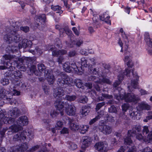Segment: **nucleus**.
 I'll return each mask as SVG.
<instances>
[{"instance_id": "f257e3e1", "label": "nucleus", "mask_w": 152, "mask_h": 152, "mask_svg": "<svg viewBox=\"0 0 152 152\" xmlns=\"http://www.w3.org/2000/svg\"><path fill=\"white\" fill-rule=\"evenodd\" d=\"M10 24V27H6L5 31L6 34L4 35V39L8 43H11L12 42H18L22 39V37L18 33L20 24L18 22L12 21Z\"/></svg>"}, {"instance_id": "f03ea898", "label": "nucleus", "mask_w": 152, "mask_h": 152, "mask_svg": "<svg viewBox=\"0 0 152 152\" xmlns=\"http://www.w3.org/2000/svg\"><path fill=\"white\" fill-rule=\"evenodd\" d=\"M124 61L126 62V64L128 66V68L125 69V70L123 72H121L124 75L128 76H129V74L132 70V73L134 77L135 78V80H132L131 83V86H128V88L129 91L130 92H132L133 90L130 89L131 87L134 88H137L138 86V80L139 79V77L137 75V74L135 72V74L133 72V69H130V68H132L134 64L133 61L131 60V57L128 56H126L125 58Z\"/></svg>"}, {"instance_id": "7ed1b4c3", "label": "nucleus", "mask_w": 152, "mask_h": 152, "mask_svg": "<svg viewBox=\"0 0 152 152\" xmlns=\"http://www.w3.org/2000/svg\"><path fill=\"white\" fill-rule=\"evenodd\" d=\"M64 89L61 87L56 88L53 91V96L57 99L54 102V105L57 110L60 111L61 115H64L63 112L61 110L64 108L65 103L61 100L62 96L64 95Z\"/></svg>"}, {"instance_id": "20e7f679", "label": "nucleus", "mask_w": 152, "mask_h": 152, "mask_svg": "<svg viewBox=\"0 0 152 152\" xmlns=\"http://www.w3.org/2000/svg\"><path fill=\"white\" fill-rule=\"evenodd\" d=\"M20 113V110L17 108L15 107L9 111L8 113L9 117H5V114L0 109V120H1L6 124H12L15 121V118L18 117Z\"/></svg>"}, {"instance_id": "39448f33", "label": "nucleus", "mask_w": 152, "mask_h": 152, "mask_svg": "<svg viewBox=\"0 0 152 152\" xmlns=\"http://www.w3.org/2000/svg\"><path fill=\"white\" fill-rule=\"evenodd\" d=\"M34 134L30 130H23L20 133L15 135L13 138L14 141L23 142L27 139L30 140L33 138Z\"/></svg>"}, {"instance_id": "423d86ee", "label": "nucleus", "mask_w": 152, "mask_h": 152, "mask_svg": "<svg viewBox=\"0 0 152 152\" xmlns=\"http://www.w3.org/2000/svg\"><path fill=\"white\" fill-rule=\"evenodd\" d=\"M141 128L140 125H134L132 126V129L128 131V136L124 139V143L127 145L132 146V141L131 137L135 136V135L138 132L141 131Z\"/></svg>"}, {"instance_id": "0eeeda50", "label": "nucleus", "mask_w": 152, "mask_h": 152, "mask_svg": "<svg viewBox=\"0 0 152 152\" xmlns=\"http://www.w3.org/2000/svg\"><path fill=\"white\" fill-rule=\"evenodd\" d=\"M116 99L119 101L120 100H124L127 102H133L137 103L140 100V98L137 95L135 96L133 93H124V95L120 94L115 95Z\"/></svg>"}, {"instance_id": "6e6552de", "label": "nucleus", "mask_w": 152, "mask_h": 152, "mask_svg": "<svg viewBox=\"0 0 152 152\" xmlns=\"http://www.w3.org/2000/svg\"><path fill=\"white\" fill-rule=\"evenodd\" d=\"M11 56L9 55H5L3 56V58L1 59V61H4V62L2 63L4 64L6 62L7 66L4 65L0 66V69L4 70L7 69L10 71H12L15 69V66L14 65V62H12V61L10 60Z\"/></svg>"}, {"instance_id": "1a4fd4ad", "label": "nucleus", "mask_w": 152, "mask_h": 152, "mask_svg": "<svg viewBox=\"0 0 152 152\" xmlns=\"http://www.w3.org/2000/svg\"><path fill=\"white\" fill-rule=\"evenodd\" d=\"M57 80V83L59 86L66 87L64 86L65 85L71 86L73 84L72 78L66 74H61L58 76Z\"/></svg>"}, {"instance_id": "9d476101", "label": "nucleus", "mask_w": 152, "mask_h": 152, "mask_svg": "<svg viewBox=\"0 0 152 152\" xmlns=\"http://www.w3.org/2000/svg\"><path fill=\"white\" fill-rule=\"evenodd\" d=\"M11 56V58L10 60H11L13 63L14 62V64L13 66H14L15 67V66L17 67L18 68H23L24 70H23V71H25L26 68V67H23L22 65L23 64V62H24L25 61L27 60V63H30L31 64V58L29 57H27L24 60L22 58H16V60H13V59H14V57L15 56H11Z\"/></svg>"}, {"instance_id": "9b49d317", "label": "nucleus", "mask_w": 152, "mask_h": 152, "mask_svg": "<svg viewBox=\"0 0 152 152\" xmlns=\"http://www.w3.org/2000/svg\"><path fill=\"white\" fill-rule=\"evenodd\" d=\"M53 46H52L50 50L52 51V55L56 56H58L57 59V61L59 64H62L64 61V58L62 55H65L67 53V51L65 50H54Z\"/></svg>"}, {"instance_id": "f8f14e48", "label": "nucleus", "mask_w": 152, "mask_h": 152, "mask_svg": "<svg viewBox=\"0 0 152 152\" xmlns=\"http://www.w3.org/2000/svg\"><path fill=\"white\" fill-rule=\"evenodd\" d=\"M12 78L11 79L12 83L15 86L14 87L16 86H19L21 83L20 79L22 76L21 73L19 70L15 71L12 75Z\"/></svg>"}, {"instance_id": "ddd939ff", "label": "nucleus", "mask_w": 152, "mask_h": 152, "mask_svg": "<svg viewBox=\"0 0 152 152\" xmlns=\"http://www.w3.org/2000/svg\"><path fill=\"white\" fill-rule=\"evenodd\" d=\"M107 146L108 144L106 142H99L95 144L94 147L99 152H107Z\"/></svg>"}, {"instance_id": "4468645a", "label": "nucleus", "mask_w": 152, "mask_h": 152, "mask_svg": "<svg viewBox=\"0 0 152 152\" xmlns=\"http://www.w3.org/2000/svg\"><path fill=\"white\" fill-rule=\"evenodd\" d=\"M45 77L49 84H52L54 82L55 79L52 72L49 69H46L45 74Z\"/></svg>"}, {"instance_id": "2eb2a0df", "label": "nucleus", "mask_w": 152, "mask_h": 152, "mask_svg": "<svg viewBox=\"0 0 152 152\" xmlns=\"http://www.w3.org/2000/svg\"><path fill=\"white\" fill-rule=\"evenodd\" d=\"M99 80L97 79L96 81H95V84H94V88L98 91H100V88L99 85V84H100L102 83H106L108 84H111V82L110 80L108 79L106 77H103L102 79H99Z\"/></svg>"}, {"instance_id": "dca6fc26", "label": "nucleus", "mask_w": 152, "mask_h": 152, "mask_svg": "<svg viewBox=\"0 0 152 152\" xmlns=\"http://www.w3.org/2000/svg\"><path fill=\"white\" fill-rule=\"evenodd\" d=\"M67 107H65V112L67 115L69 116H73L75 114L76 109L74 105L72 104H69L65 102Z\"/></svg>"}, {"instance_id": "f3484780", "label": "nucleus", "mask_w": 152, "mask_h": 152, "mask_svg": "<svg viewBox=\"0 0 152 152\" xmlns=\"http://www.w3.org/2000/svg\"><path fill=\"white\" fill-rule=\"evenodd\" d=\"M59 34L61 37H63L65 33L71 38L74 35L72 33V31L67 26H65L64 28H61L59 29Z\"/></svg>"}, {"instance_id": "a211bd4d", "label": "nucleus", "mask_w": 152, "mask_h": 152, "mask_svg": "<svg viewBox=\"0 0 152 152\" xmlns=\"http://www.w3.org/2000/svg\"><path fill=\"white\" fill-rule=\"evenodd\" d=\"M91 142V137L88 136H83L82 137V140L81 148L83 149H85L90 145Z\"/></svg>"}, {"instance_id": "6ab92c4d", "label": "nucleus", "mask_w": 152, "mask_h": 152, "mask_svg": "<svg viewBox=\"0 0 152 152\" xmlns=\"http://www.w3.org/2000/svg\"><path fill=\"white\" fill-rule=\"evenodd\" d=\"M7 92L8 91H6L5 89L0 87V99H6L10 101V104H12V101L13 100V99L10 97H8V96L6 94Z\"/></svg>"}, {"instance_id": "aec40b11", "label": "nucleus", "mask_w": 152, "mask_h": 152, "mask_svg": "<svg viewBox=\"0 0 152 152\" xmlns=\"http://www.w3.org/2000/svg\"><path fill=\"white\" fill-rule=\"evenodd\" d=\"M22 129V126H20L19 124H13L9 127L8 129L9 131L7 133L8 135H10L12 133L17 132Z\"/></svg>"}, {"instance_id": "412c9836", "label": "nucleus", "mask_w": 152, "mask_h": 152, "mask_svg": "<svg viewBox=\"0 0 152 152\" xmlns=\"http://www.w3.org/2000/svg\"><path fill=\"white\" fill-rule=\"evenodd\" d=\"M99 129L101 132L105 134H109L112 132V128L108 125H101L100 126Z\"/></svg>"}, {"instance_id": "4be33fe9", "label": "nucleus", "mask_w": 152, "mask_h": 152, "mask_svg": "<svg viewBox=\"0 0 152 152\" xmlns=\"http://www.w3.org/2000/svg\"><path fill=\"white\" fill-rule=\"evenodd\" d=\"M28 121L27 117L23 116L19 118L17 121V124L22 126L27 125L28 124Z\"/></svg>"}, {"instance_id": "5701e85b", "label": "nucleus", "mask_w": 152, "mask_h": 152, "mask_svg": "<svg viewBox=\"0 0 152 152\" xmlns=\"http://www.w3.org/2000/svg\"><path fill=\"white\" fill-rule=\"evenodd\" d=\"M35 18L36 19L35 23L37 26H39L40 25L39 23H45L46 18L45 14H42L35 17Z\"/></svg>"}, {"instance_id": "b1692460", "label": "nucleus", "mask_w": 152, "mask_h": 152, "mask_svg": "<svg viewBox=\"0 0 152 152\" xmlns=\"http://www.w3.org/2000/svg\"><path fill=\"white\" fill-rule=\"evenodd\" d=\"M151 106L145 102H142L138 104L137 107V110L139 111L143 110H149L150 109Z\"/></svg>"}, {"instance_id": "393cba45", "label": "nucleus", "mask_w": 152, "mask_h": 152, "mask_svg": "<svg viewBox=\"0 0 152 152\" xmlns=\"http://www.w3.org/2000/svg\"><path fill=\"white\" fill-rule=\"evenodd\" d=\"M37 67L39 71H37V72H35V75L40 76L42 75V72L45 73L46 72V67L44 64H39L37 65Z\"/></svg>"}, {"instance_id": "a878e982", "label": "nucleus", "mask_w": 152, "mask_h": 152, "mask_svg": "<svg viewBox=\"0 0 152 152\" xmlns=\"http://www.w3.org/2000/svg\"><path fill=\"white\" fill-rule=\"evenodd\" d=\"M124 75L122 73V72H119V74L118 76V80L116 81L113 84V87L116 89H117V88L121 83Z\"/></svg>"}, {"instance_id": "bb28decb", "label": "nucleus", "mask_w": 152, "mask_h": 152, "mask_svg": "<svg viewBox=\"0 0 152 152\" xmlns=\"http://www.w3.org/2000/svg\"><path fill=\"white\" fill-rule=\"evenodd\" d=\"M68 121L69 124L70 128L72 131L77 130L79 129V126L74 122H73L72 120L69 118L68 119Z\"/></svg>"}, {"instance_id": "cd10ccee", "label": "nucleus", "mask_w": 152, "mask_h": 152, "mask_svg": "<svg viewBox=\"0 0 152 152\" xmlns=\"http://www.w3.org/2000/svg\"><path fill=\"white\" fill-rule=\"evenodd\" d=\"M28 148V144L26 142H25L18 146L16 149H17L18 151L23 152L27 150Z\"/></svg>"}, {"instance_id": "c85d7f7f", "label": "nucleus", "mask_w": 152, "mask_h": 152, "mask_svg": "<svg viewBox=\"0 0 152 152\" xmlns=\"http://www.w3.org/2000/svg\"><path fill=\"white\" fill-rule=\"evenodd\" d=\"M145 40L147 45L149 47H152V39H150L148 33L146 32L144 34Z\"/></svg>"}, {"instance_id": "c756f323", "label": "nucleus", "mask_w": 152, "mask_h": 152, "mask_svg": "<svg viewBox=\"0 0 152 152\" xmlns=\"http://www.w3.org/2000/svg\"><path fill=\"white\" fill-rule=\"evenodd\" d=\"M127 117L124 112H121L119 114V118L118 120V122H121L127 119Z\"/></svg>"}, {"instance_id": "7c9ffc66", "label": "nucleus", "mask_w": 152, "mask_h": 152, "mask_svg": "<svg viewBox=\"0 0 152 152\" xmlns=\"http://www.w3.org/2000/svg\"><path fill=\"white\" fill-rule=\"evenodd\" d=\"M28 42V40L26 39H23L21 42L19 43L18 44V47L19 49L22 48H26L28 47L27 42Z\"/></svg>"}, {"instance_id": "2f4dec72", "label": "nucleus", "mask_w": 152, "mask_h": 152, "mask_svg": "<svg viewBox=\"0 0 152 152\" xmlns=\"http://www.w3.org/2000/svg\"><path fill=\"white\" fill-rule=\"evenodd\" d=\"M74 82L75 85L79 88H82L83 87V84L81 80L80 79H75Z\"/></svg>"}, {"instance_id": "473e14b6", "label": "nucleus", "mask_w": 152, "mask_h": 152, "mask_svg": "<svg viewBox=\"0 0 152 152\" xmlns=\"http://www.w3.org/2000/svg\"><path fill=\"white\" fill-rule=\"evenodd\" d=\"M70 63L68 62H66L63 66L64 70L66 72H69L72 71L71 67L69 66Z\"/></svg>"}, {"instance_id": "72a5a7b5", "label": "nucleus", "mask_w": 152, "mask_h": 152, "mask_svg": "<svg viewBox=\"0 0 152 152\" xmlns=\"http://www.w3.org/2000/svg\"><path fill=\"white\" fill-rule=\"evenodd\" d=\"M81 65L83 66L86 67H89V63H88V59L87 60L86 58L85 57L82 58L81 59Z\"/></svg>"}, {"instance_id": "f704fd0d", "label": "nucleus", "mask_w": 152, "mask_h": 152, "mask_svg": "<svg viewBox=\"0 0 152 152\" xmlns=\"http://www.w3.org/2000/svg\"><path fill=\"white\" fill-rule=\"evenodd\" d=\"M90 108L89 107L85 106L82 108V114L83 115L86 116L89 112Z\"/></svg>"}, {"instance_id": "c9c22d12", "label": "nucleus", "mask_w": 152, "mask_h": 152, "mask_svg": "<svg viewBox=\"0 0 152 152\" xmlns=\"http://www.w3.org/2000/svg\"><path fill=\"white\" fill-rule=\"evenodd\" d=\"M52 9L54 11H56L57 13L61 14L63 11L61 10V7L58 5L52 6L51 7Z\"/></svg>"}, {"instance_id": "e433bc0d", "label": "nucleus", "mask_w": 152, "mask_h": 152, "mask_svg": "<svg viewBox=\"0 0 152 152\" xmlns=\"http://www.w3.org/2000/svg\"><path fill=\"white\" fill-rule=\"evenodd\" d=\"M89 127L88 125H83L82 127L81 126V128L80 129L81 134H83L85 133L88 131Z\"/></svg>"}, {"instance_id": "4c0bfd02", "label": "nucleus", "mask_w": 152, "mask_h": 152, "mask_svg": "<svg viewBox=\"0 0 152 152\" xmlns=\"http://www.w3.org/2000/svg\"><path fill=\"white\" fill-rule=\"evenodd\" d=\"M102 96L99 97L98 99L99 101H102L104 100V97L107 99H110L113 97V96L111 95H110L107 94H102Z\"/></svg>"}, {"instance_id": "58836bf2", "label": "nucleus", "mask_w": 152, "mask_h": 152, "mask_svg": "<svg viewBox=\"0 0 152 152\" xmlns=\"http://www.w3.org/2000/svg\"><path fill=\"white\" fill-rule=\"evenodd\" d=\"M88 101L87 97L85 96H80L79 102L80 103L85 104Z\"/></svg>"}, {"instance_id": "ea45409f", "label": "nucleus", "mask_w": 152, "mask_h": 152, "mask_svg": "<svg viewBox=\"0 0 152 152\" xmlns=\"http://www.w3.org/2000/svg\"><path fill=\"white\" fill-rule=\"evenodd\" d=\"M77 97L75 95H66L65 97V99L71 102L74 101L76 98Z\"/></svg>"}, {"instance_id": "a19ab883", "label": "nucleus", "mask_w": 152, "mask_h": 152, "mask_svg": "<svg viewBox=\"0 0 152 152\" xmlns=\"http://www.w3.org/2000/svg\"><path fill=\"white\" fill-rule=\"evenodd\" d=\"M71 68L73 69L74 71V72L76 73H77L79 71V68L77 67V66L76 65V64L75 62L72 63L71 64Z\"/></svg>"}, {"instance_id": "79ce46f5", "label": "nucleus", "mask_w": 152, "mask_h": 152, "mask_svg": "<svg viewBox=\"0 0 152 152\" xmlns=\"http://www.w3.org/2000/svg\"><path fill=\"white\" fill-rule=\"evenodd\" d=\"M88 63L90 64L89 67H92V66L96 64L95 58H90L88 59Z\"/></svg>"}, {"instance_id": "37998d69", "label": "nucleus", "mask_w": 152, "mask_h": 152, "mask_svg": "<svg viewBox=\"0 0 152 152\" xmlns=\"http://www.w3.org/2000/svg\"><path fill=\"white\" fill-rule=\"evenodd\" d=\"M88 71L91 74L96 75L98 74V71L96 68H93L92 67H89L88 68Z\"/></svg>"}, {"instance_id": "c03bdc74", "label": "nucleus", "mask_w": 152, "mask_h": 152, "mask_svg": "<svg viewBox=\"0 0 152 152\" xmlns=\"http://www.w3.org/2000/svg\"><path fill=\"white\" fill-rule=\"evenodd\" d=\"M69 148L72 150H74L77 148V145L75 143L71 142H69Z\"/></svg>"}, {"instance_id": "a18cd8bd", "label": "nucleus", "mask_w": 152, "mask_h": 152, "mask_svg": "<svg viewBox=\"0 0 152 152\" xmlns=\"http://www.w3.org/2000/svg\"><path fill=\"white\" fill-rule=\"evenodd\" d=\"M1 83L3 86L7 85L9 83V80L6 78H2L1 80Z\"/></svg>"}, {"instance_id": "49530a36", "label": "nucleus", "mask_w": 152, "mask_h": 152, "mask_svg": "<svg viewBox=\"0 0 152 152\" xmlns=\"http://www.w3.org/2000/svg\"><path fill=\"white\" fill-rule=\"evenodd\" d=\"M138 112L137 111H132L130 114V117L133 119L135 120L137 118L136 116Z\"/></svg>"}, {"instance_id": "de8ad7c7", "label": "nucleus", "mask_w": 152, "mask_h": 152, "mask_svg": "<svg viewBox=\"0 0 152 152\" xmlns=\"http://www.w3.org/2000/svg\"><path fill=\"white\" fill-rule=\"evenodd\" d=\"M149 132L148 128V126H143L142 130V133L144 136L146 135Z\"/></svg>"}, {"instance_id": "09e8293b", "label": "nucleus", "mask_w": 152, "mask_h": 152, "mask_svg": "<svg viewBox=\"0 0 152 152\" xmlns=\"http://www.w3.org/2000/svg\"><path fill=\"white\" fill-rule=\"evenodd\" d=\"M108 111L110 113H116L117 112L116 108L114 105H112L109 108Z\"/></svg>"}, {"instance_id": "8fccbe9b", "label": "nucleus", "mask_w": 152, "mask_h": 152, "mask_svg": "<svg viewBox=\"0 0 152 152\" xmlns=\"http://www.w3.org/2000/svg\"><path fill=\"white\" fill-rule=\"evenodd\" d=\"M105 102H100L97 104L95 108L96 110L97 111L99 110L102 107L105 105Z\"/></svg>"}, {"instance_id": "3c124183", "label": "nucleus", "mask_w": 152, "mask_h": 152, "mask_svg": "<svg viewBox=\"0 0 152 152\" xmlns=\"http://www.w3.org/2000/svg\"><path fill=\"white\" fill-rule=\"evenodd\" d=\"M21 30L25 33H27L29 31V27L27 26H21L20 27Z\"/></svg>"}, {"instance_id": "603ef678", "label": "nucleus", "mask_w": 152, "mask_h": 152, "mask_svg": "<svg viewBox=\"0 0 152 152\" xmlns=\"http://www.w3.org/2000/svg\"><path fill=\"white\" fill-rule=\"evenodd\" d=\"M42 88L45 94L46 95L48 94V90L49 89V86L46 85H44L42 86Z\"/></svg>"}, {"instance_id": "864d4df0", "label": "nucleus", "mask_w": 152, "mask_h": 152, "mask_svg": "<svg viewBox=\"0 0 152 152\" xmlns=\"http://www.w3.org/2000/svg\"><path fill=\"white\" fill-rule=\"evenodd\" d=\"M59 114V112L57 111H52L50 112V116L53 118H55Z\"/></svg>"}, {"instance_id": "5fc2aeb1", "label": "nucleus", "mask_w": 152, "mask_h": 152, "mask_svg": "<svg viewBox=\"0 0 152 152\" xmlns=\"http://www.w3.org/2000/svg\"><path fill=\"white\" fill-rule=\"evenodd\" d=\"M127 147L129 148V150L127 151V152H136V148L134 146L131 147L130 146L129 147L127 146Z\"/></svg>"}, {"instance_id": "6e6d98bb", "label": "nucleus", "mask_w": 152, "mask_h": 152, "mask_svg": "<svg viewBox=\"0 0 152 152\" xmlns=\"http://www.w3.org/2000/svg\"><path fill=\"white\" fill-rule=\"evenodd\" d=\"M135 136H136V138L140 140L144 139V136H143L141 134L137 133L135 135Z\"/></svg>"}, {"instance_id": "4d7b16f0", "label": "nucleus", "mask_w": 152, "mask_h": 152, "mask_svg": "<svg viewBox=\"0 0 152 152\" xmlns=\"http://www.w3.org/2000/svg\"><path fill=\"white\" fill-rule=\"evenodd\" d=\"M7 127H5L3 128L1 131H0V134L1 135V137H4V134L8 130V131H9Z\"/></svg>"}, {"instance_id": "13d9d810", "label": "nucleus", "mask_w": 152, "mask_h": 152, "mask_svg": "<svg viewBox=\"0 0 152 152\" xmlns=\"http://www.w3.org/2000/svg\"><path fill=\"white\" fill-rule=\"evenodd\" d=\"M12 94L14 96H18L20 94V92L14 89L12 92V93H9L8 94L9 95H11Z\"/></svg>"}, {"instance_id": "bf43d9fd", "label": "nucleus", "mask_w": 152, "mask_h": 152, "mask_svg": "<svg viewBox=\"0 0 152 152\" xmlns=\"http://www.w3.org/2000/svg\"><path fill=\"white\" fill-rule=\"evenodd\" d=\"M122 107L123 111L125 112L129 107L128 104L127 103H125L122 106Z\"/></svg>"}, {"instance_id": "052dcab7", "label": "nucleus", "mask_w": 152, "mask_h": 152, "mask_svg": "<svg viewBox=\"0 0 152 152\" xmlns=\"http://www.w3.org/2000/svg\"><path fill=\"white\" fill-rule=\"evenodd\" d=\"M39 148V145H36V146L32 147L29 150V152H33L35 151L38 149Z\"/></svg>"}, {"instance_id": "680f3d73", "label": "nucleus", "mask_w": 152, "mask_h": 152, "mask_svg": "<svg viewBox=\"0 0 152 152\" xmlns=\"http://www.w3.org/2000/svg\"><path fill=\"white\" fill-rule=\"evenodd\" d=\"M30 70L31 72L34 73L35 74V72H37V71H36V66L34 65H32L31 66L30 68Z\"/></svg>"}, {"instance_id": "e2e57ef3", "label": "nucleus", "mask_w": 152, "mask_h": 152, "mask_svg": "<svg viewBox=\"0 0 152 152\" xmlns=\"http://www.w3.org/2000/svg\"><path fill=\"white\" fill-rule=\"evenodd\" d=\"M42 121L46 126H49V124L50 122V119H44L42 120Z\"/></svg>"}, {"instance_id": "0e129e2a", "label": "nucleus", "mask_w": 152, "mask_h": 152, "mask_svg": "<svg viewBox=\"0 0 152 152\" xmlns=\"http://www.w3.org/2000/svg\"><path fill=\"white\" fill-rule=\"evenodd\" d=\"M107 120L108 121L113 122L115 121V118L111 115H109L107 117Z\"/></svg>"}, {"instance_id": "69168bd1", "label": "nucleus", "mask_w": 152, "mask_h": 152, "mask_svg": "<svg viewBox=\"0 0 152 152\" xmlns=\"http://www.w3.org/2000/svg\"><path fill=\"white\" fill-rule=\"evenodd\" d=\"M140 94L141 95H143L149 94V93L145 90L141 89L140 91Z\"/></svg>"}, {"instance_id": "338daca9", "label": "nucleus", "mask_w": 152, "mask_h": 152, "mask_svg": "<svg viewBox=\"0 0 152 152\" xmlns=\"http://www.w3.org/2000/svg\"><path fill=\"white\" fill-rule=\"evenodd\" d=\"M110 18V16H107L105 18L104 21L110 25L111 24V22L110 20H109Z\"/></svg>"}, {"instance_id": "774afa93", "label": "nucleus", "mask_w": 152, "mask_h": 152, "mask_svg": "<svg viewBox=\"0 0 152 152\" xmlns=\"http://www.w3.org/2000/svg\"><path fill=\"white\" fill-rule=\"evenodd\" d=\"M142 152H152V149L147 147L143 149Z\"/></svg>"}]
</instances>
